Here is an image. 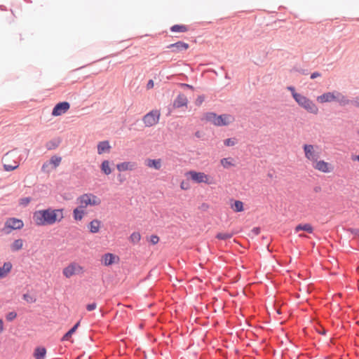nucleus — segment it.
<instances>
[{
	"label": "nucleus",
	"instance_id": "obj_1",
	"mask_svg": "<svg viewBox=\"0 0 359 359\" xmlns=\"http://www.w3.org/2000/svg\"><path fill=\"white\" fill-rule=\"evenodd\" d=\"M318 147L313 144H305L303 146V150L305 158L311 163L313 168L322 173H331L334 170L332 163L324 160H320V152L318 151Z\"/></svg>",
	"mask_w": 359,
	"mask_h": 359
},
{
	"label": "nucleus",
	"instance_id": "obj_2",
	"mask_svg": "<svg viewBox=\"0 0 359 359\" xmlns=\"http://www.w3.org/2000/svg\"><path fill=\"white\" fill-rule=\"evenodd\" d=\"M63 219V209L48 208L35 211L33 214L34 222L39 226L53 225Z\"/></svg>",
	"mask_w": 359,
	"mask_h": 359
},
{
	"label": "nucleus",
	"instance_id": "obj_3",
	"mask_svg": "<svg viewBox=\"0 0 359 359\" xmlns=\"http://www.w3.org/2000/svg\"><path fill=\"white\" fill-rule=\"evenodd\" d=\"M316 100L321 104L336 101L341 107L348 105L351 102L346 96L338 91L326 92L318 96Z\"/></svg>",
	"mask_w": 359,
	"mask_h": 359
},
{
	"label": "nucleus",
	"instance_id": "obj_4",
	"mask_svg": "<svg viewBox=\"0 0 359 359\" xmlns=\"http://www.w3.org/2000/svg\"><path fill=\"white\" fill-rule=\"evenodd\" d=\"M4 168L6 171H12L17 169L20 165V158L16 151L6 153L3 158Z\"/></svg>",
	"mask_w": 359,
	"mask_h": 359
},
{
	"label": "nucleus",
	"instance_id": "obj_5",
	"mask_svg": "<svg viewBox=\"0 0 359 359\" xmlns=\"http://www.w3.org/2000/svg\"><path fill=\"white\" fill-rule=\"evenodd\" d=\"M294 100L302 108L304 109L309 113L317 114L319 111L316 104L307 97L299 94L294 95Z\"/></svg>",
	"mask_w": 359,
	"mask_h": 359
},
{
	"label": "nucleus",
	"instance_id": "obj_6",
	"mask_svg": "<svg viewBox=\"0 0 359 359\" xmlns=\"http://www.w3.org/2000/svg\"><path fill=\"white\" fill-rule=\"evenodd\" d=\"M185 175L195 183H204L208 185L215 184L214 178L203 172L190 170L186 172Z\"/></svg>",
	"mask_w": 359,
	"mask_h": 359
},
{
	"label": "nucleus",
	"instance_id": "obj_7",
	"mask_svg": "<svg viewBox=\"0 0 359 359\" xmlns=\"http://www.w3.org/2000/svg\"><path fill=\"white\" fill-rule=\"evenodd\" d=\"M207 119L217 126H227L234 121V117L230 114L217 116L215 113H209Z\"/></svg>",
	"mask_w": 359,
	"mask_h": 359
},
{
	"label": "nucleus",
	"instance_id": "obj_8",
	"mask_svg": "<svg viewBox=\"0 0 359 359\" xmlns=\"http://www.w3.org/2000/svg\"><path fill=\"white\" fill-rule=\"evenodd\" d=\"M77 201L81 208L84 209L88 206H97L101 203L100 198L93 194H82L78 198Z\"/></svg>",
	"mask_w": 359,
	"mask_h": 359
},
{
	"label": "nucleus",
	"instance_id": "obj_9",
	"mask_svg": "<svg viewBox=\"0 0 359 359\" xmlns=\"http://www.w3.org/2000/svg\"><path fill=\"white\" fill-rule=\"evenodd\" d=\"M84 271L83 266L76 262H72L63 269L62 274L65 278H69L74 276L83 274Z\"/></svg>",
	"mask_w": 359,
	"mask_h": 359
},
{
	"label": "nucleus",
	"instance_id": "obj_10",
	"mask_svg": "<svg viewBox=\"0 0 359 359\" xmlns=\"http://www.w3.org/2000/svg\"><path fill=\"white\" fill-rule=\"evenodd\" d=\"M62 157L58 156H53L49 161L45 162L42 167L41 170L43 172L49 173L55 170L61 163Z\"/></svg>",
	"mask_w": 359,
	"mask_h": 359
},
{
	"label": "nucleus",
	"instance_id": "obj_11",
	"mask_svg": "<svg viewBox=\"0 0 359 359\" xmlns=\"http://www.w3.org/2000/svg\"><path fill=\"white\" fill-rule=\"evenodd\" d=\"M161 113L158 110H152L143 117V122L147 127L155 126L158 123Z\"/></svg>",
	"mask_w": 359,
	"mask_h": 359
},
{
	"label": "nucleus",
	"instance_id": "obj_12",
	"mask_svg": "<svg viewBox=\"0 0 359 359\" xmlns=\"http://www.w3.org/2000/svg\"><path fill=\"white\" fill-rule=\"evenodd\" d=\"M70 108V104L68 102H62L57 103L52 111L53 116H59L66 113Z\"/></svg>",
	"mask_w": 359,
	"mask_h": 359
},
{
	"label": "nucleus",
	"instance_id": "obj_13",
	"mask_svg": "<svg viewBox=\"0 0 359 359\" xmlns=\"http://www.w3.org/2000/svg\"><path fill=\"white\" fill-rule=\"evenodd\" d=\"M119 257L113 253H105L102 256L101 262L105 266H111L114 264L118 263Z\"/></svg>",
	"mask_w": 359,
	"mask_h": 359
},
{
	"label": "nucleus",
	"instance_id": "obj_14",
	"mask_svg": "<svg viewBox=\"0 0 359 359\" xmlns=\"http://www.w3.org/2000/svg\"><path fill=\"white\" fill-rule=\"evenodd\" d=\"M137 163L134 161H124L116 165V168L120 172L133 171L137 168Z\"/></svg>",
	"mask_w": 359,
	"mask_h": 359
},
{
	"label": "nucleus",
	"instance_id": "obj_15",
	"mask_svg": "<svg viewBox=\"0 0 359 359\" xmlns=\"http://www.w3.org/2000/svg\"><path fill=\"white\" fill-rule=\"evenodd\" d=\"M5 225L7 228L11 229H21L24 226V223L21 219L17 218H9L6 222Z\"/></svg>",
	"mask_w": 359,
	"mask_h": 359
},
{
	"label": "nucleus",
	"instance_id": "obj_16",
	"mask_svg": "<svg viewBox=\"0 0 359 359\" xmlns=\"http://www.w3.org/2000/svg\"><path fill=\"white\" fill-rule=\"evenodd\" d=\"M144 164L149 168H154L155 170H160L162 167V160L161 158L151 159L147 158L144 161Z\"/></svg>",
	"mask_w": 359,
	"mask_h": 359
},
{
	"label": "nucleus",
	"instance_id": "obj_17",
	"mask_svg": "<svg viewBox=\"0 0 359 359\" xmlns=\"http://www.w3.org/2000/svg\"><path fill=\"white\" fill-rule=\"evenodd\" d=\"M189 46L188 43L182 41H178L175 43L170 44L168 46V48H173V52L175 53L186 50L189 48Z\"/></svg>",
	"mask_w": 359,
	"mask_h": 359
},
{
	"label": "nucleus",
	"instance_id": "obj_18",
	"mask_svg": "<svg viewBox=\"0 0 359 359\" xmlns=\"http://www.w3.org/2000/svg\"><path fill=\"white\" fill-rule=\"evenodd\" d=\"M102 222L97 219H93L88 224V229L90 233H97L100 231Z\"/></svg>",
	"mask_w": 359,
	"mask_h": 359
},
{
	"label": "nucleus",
	"instance_id": "obj_19",
	"mask_svg": "<svg viewBox=\"0 0 359 359\" xmlns=\"http://www.w3.org/2000/svg\"><path fill=\"white\" fill-rule=\"evenodd\" d=\"M13 265L10 262H5L4 265L0 267V278H5L11 272Z\"/></svg>",
	"mask_w": 359,
	"mask_h": 359
},
{
	"label": "nucleus",
	"instance_id": "obj_20",
	"mask_svg": "<svg viewBox=\"0 0 359 359\" xmlns=\"http://www.w3.org/2000/svg\"><path fill=\"white\" fill-rule=\"evenodd\" d=\"M110 145L108 141H102L100 142L97 144V153L99 154H102L103 153H108L110 151Z\"/></svg>",
	"mask_w": 359,
	"mask_h": 359
},
{
	"label": "nucleus",
	"instance_id": "obj_21",
	"mask_svg": "<svg viewBox=\"0 0 359 359\" xmlns=\"http://www.w3.org/2000/svg\"><path fill=\"white\" fill-rule=\"evenodd\" d=\"M187 102V98L184 95H179L175 100L173 105L176 108H180L181 107L186 106Z\"/></svg>",
	"mask_w": 359,
	"mask_h": 359
},
{
	"label": "nucleus",
	"instance_id": "obj_22",
	"mask_svg": "<svg viewBox=\"0 0 359 359\" xmlns=\"http://www.w3.org/2000/svg\"><path fill=\"white\" fill-rule=\"evenodd\" d=\"M300 231H306L309 233H313V228L311 224H298L295 229H294V231L296 233Z\"/></svg>",
	"mask_w": 359,
	"mask_h": 359
},
{
	"label": "nucleus",
	"instance_id": "obj_23",
	"mask_svg": "<svg viewBox=\"0 0 359 359\" xmlns=\"http://www.w3.org/2000/svg\"><path fill=\"white\" fill-rule=\"evenodd\" d=\"M84 215V208H81L80 205L73 210V217L76 221L82 220Z\"/></svg>",
	"mask_w": 359,
	"mask_h": 359
},
{
	"label": "nucleus",
	"instance_id": "obj_24",
	"mask_svg": "<svg viewBox=\"0 0 359 359\" xmlns=\"http://www.w3.org/2000/svg\"><path fill=\"white\" fill-rule=\"evenodd\" d=\"M24 241L22 239L19 238L15 240L13 243H11L10 248L12 252H16L20 250L23 248Z\"/></svg>",
	"mask_w": 359,
	"mask_h": 359
},
{
	"label": "nucleus",
	"instance_id": "obj_25",
	"mask_svg": "<svg viewBox=\"0 0 359 359\" xmlns=\"http://www.w3.org/2000/svg\"><path fill=\"white\" fill-rule=\"evenodd\" d=\"M46 355V349L44 347H37L34 352L35 359H45Z\"/></svg>",
	"mask_w": 359,
	"mask_h": 359
},
{
	"label": "nucleus",
	"instance_id": "obj_26",
	"mask_svg": "<svg viewBox=\"0 0 359 359\" xmlns=\"http://www.w3.org/2000/svg\"><path fill=\"white\" fill-rule=\"evenodd\" d=\"M101 170L106 175H109L111 173V169L110 168V162L107 160L104 161L101 164Z\"/></svg>",
	"mask_w": 359,
	"mask_h": 359
},
{
	"label": "nucleus",
	"instance_id": "obj_27",
	"mask_svg": "<svg viewBox=\"0 0 359 359\" xmlns=\"http://www.w3.org/2000/svg\"><path fill=\"white\" fill-rule=\"evenodd\" d=\"M231 209L236 212H242L244 210L243 203L241 201H235L233 204L231 205Z\"/></svg>",
	"mask_w": 359,
	"mask_h": 359
},
{
	"label": "nucleus",
	"instance_id": "obj_28",
	"mask_svg": "<svg viewBox=\"0 0 359 359\" xmlns=\"http://www.w3.org/2000/svg\"><path fill=\"white\" fill-rule=\"evenodd\" d=\"M79 324H80V322H78L77 323H76V325H74V326L70 329L62 338V341H67L69 340L72 335L76 332V330H77L78 327L79 326Z\"/></svg>",
	"mask_w": 359,
	"mask_h": 359
},
{
	"label": "nucleus",
	"instance_id": "obj_29",
	"mask_svg": "<svg viewBox=\"0 0 359 359\" xmlns=\"http://www.w3.org/2000/svg\"><path fill=\"white\" fill-rule=\"evenodd\" d=\"M233 161L232 158H224L221 159L220 163L224 168H229L234 165Z\"/></svg>",
	"mask_w": 359,
	"mask_h": 359
},
{
	"label": "nucleus",
	"instance_id": "obj_30",
	"mask_svg": "<svg viewBox=\"0 0 359 359\" xmlns=\"http://www.w3.org/2000/svg\"><path fill=\"white\" fill-rule=\"evenodd\" d=\"M130 241L133 244L138 243L141 240V235L139 232H133L129 238Z\"/></svg>",
	"mask_w": 359,
	"mask_h": 359
},
{
	"label": "nucleus",
	"instance_id": "obj_31",
	"mask_svg": "<svg viewBox=\"0 0 359 359\" xmlns=\"http://www.w3.org/2000/svg\"><path fill=\"white\" fill-rule=\"evenodd\" d=\"M170 29L172 32H185L188 30L187 27L185 25H173L170 28Z\"/></svg>",
	"mask_w": 359,
	"mask_h": 359
},
{
	"label": "nucleus",
	"instance_id": "obj_32",
	"mask_svg": "<svg viewBox=\"0 0 359 359\" xmlns=\"http://www.w3.org/2000/svg\"><path fill=\"white\" fill-rule=\"evenodd\" d=\"M232 236H233V233H219L216 237L218 239L227 240V239L231 238Z\"/></svg>",
	"mask_w": 359,
	"mask_h": 359
},
{
	"label": "nucleus",
	"instance_id": "obj_33",
	"mask_svg": "<svg viewBox=\"0 0 359 359\" xmlns=\"http://www.w3.org/2000/svg\"><path fill=\"white\" fill-rule=\"evenodd\" d=\"M31 201V198L29 197L22 198L20 200V204L22 205H27Z\"/></svg>",
	"mask_w": 359,
	"mask_h": 359
},
{
	"label": "nucleus",
	"instance_id": "obj_34",
	"mask_svg": "<svg viewBox=\"0 0 359 359\" xmlns=\"http://www.w3.org/2000/svg\"><path fill=\"white\" fill-rule=\"evenodd\" d=\"M236 144V142L233 139L228 138L224 140V144L227 147L233 146Z\"/></svg>",
	"mask_w": 359,
	"mask_h": 359
},
{
	"label": "nucleus",
	"instance_id": "obj_35",
	"mask_svg": "<svg viewBox=\"0 0 359 359\" xmlns=\"http://www.w3.org/2000/svg\"><path fill=\"white\" fill-rule=\"evenodd\" d=\"M16 316H17V314L15 312H10L7 314L6 319L8 321H11V320H14L16 318Z\"/></svg>",
	"mask_w": 359,
	"mask_h": 359
},
{
	"label": "nucleus",
	"instance_id": "obj_36",
	"mask_svg": "<svg viewBox=\"0 0 359 359\" xmlns=\"http://www.w3.org/2000/svg\"><path fill=\"white\" fill-rule=\"evenodd\" d=\"M149 241L153 245L157 244L159 241V238H158V236H157L156 235H153L150 237Z\"/></svg>",
	"mask_w": 359,
	"mask_h": 359
},
{
	"label": "nucleus",
	"instance_id": "obj_37",
	"mask_svg": "<svg viewBox=\"0 0 359 359\" xmlns=\"http://www.w3.org/2000/svg\"><path fill=\"white\" fill-rule=\"evenodd\" d=\"M97 308V304L96 303H92V304H89L86 306V309L88 311H93L95 310V309Z\"/></svg>",
	"mask_w": 359,
	"mask_h": 359
},
{
	"label": "nucleus",
	"instance_id": "obj_38",
	"mask_svg": "<svg viewBox=\"0 0 359 359\" xmlns=\"http://www.w3.org/2000/svg\"><path fill=\"white\" fill-rule=\"evenodd\" d=\"M204 99H205L204 96H203V95L198 96L196 100V104L198 105V106L201 105L203 102Z\"/></svg>",
	"mask_w": 359,
	"mask_h": 359
},
{
	"label": "nucleus",
	"instance_id": "obj_39",
	"mask_svg": "<svg viewBox=\"0 0 359 359\" xmlns=\"http://www.w3.org/2000/svg\"><path fill=\"white\" fill-rule=\"evenodd\" d=\"M23 299L27 301V302H34L35 300L33 299V298L29 295L28 294H25L23 295Z\"/></svg>",
	"mask_w": 359,
	"mask_h": 359
},
{
	"label": "nucleus",
	"instance_id": "obj_40",
	"mask_svg": "<svg viewBox=\"0 0 359 359\" xmlns=\"http://www.w3.org/2000/svg\"><path fill=\"white\" fill-rule=\"evenodd\" d=\"M348 231H350L353 235L359 238V229H348Z\"/></svg>",
	"mask_w": 359,
	"mask_h": 359
},
{
	"label": "nucleus",
	"instance_id": "obj_41",
	"mask_svg": "<svg viewBox=\"0 0 359 359\" xmlns=\"http://www.w3.org/2000/svg\"><path fill=\"white\" fill-rule=\"evenodd\" d=\"M288 90H290L292 93V97L294 98V95H299L300 93H298L295 91V89L292 86L287 87Z\"/></svg>",
	"mask_w": 359,
	"mask_h": 359
},
{
	"label": "nucleus",
	"instance_id": "obj_42",
	"mask_svg": "<svg viewBox=\"0 0 359 359\" xmlns=\"http://www.w3.org/2000/svg\"><path fill=\"white\" fill-rule=\"evenodd\" d=\"M319 76H320V74L319 72H313V73L311 74V79H316L317 77H319Z\"/></svg>",
	"mask_w": 359,
	"mask_h": 359
},
{
	"label": "nucleus",
	"instance_id": "obj_43",
	"mask_svg": "<svg viewBox=\"0 0 359 359\" xmlns=\"http://www.w3.org/2000/svg\"><path fill=\"white\" fill-rule=\"evenodd\" d=\"M352 102L355 107H359V96L356 97Z\"/></svg>",
	"mask_w": 359,
	"mask_h": 359
},
{
	"label": "nucleus",
	"instance_id": "obj_44",
	"mask_svg": "<svg viewBox=\"0 0 359 359\" xmlns=\"http://www.w3.org/2000/svg\"><path fill=\"white\" fill-rule=\"evenodd\" d=\"M154 86V83L152 80H149L147 83V87L148 89L152 88Z\"/></svg>",
	"mask_w": 359,
	"mask_h": 359
},
{
	"label": "nucleus",
	"instance_id": "obj_45",
	"mask_svg": "<svg viewBox=\"0 0 359 359\" xmlns=\"http://www.w3.org/2000/svg\"><path fill=\"white\" fill-rule=\"evenodd\" d=\"M180 188L183 190H186L188 189V186L187 183H185L184 182H182L180 184Z\"/></svg>",
	"mask_w": 359,
	"mask_h": 359
},
{
	"label": "nucleus",
	"instance_id": "obj_46",
	"mask_svg": "<svg viewBox=\"0 0 359 359\" xmlns=\"http://www.w3.org/2000/svg\"><path fill=\"white\" fill-rule=\"evenodd\" d=\"M4 331V322L1 319H0V332Z\"/></svg>",
	"mask_w": 359,
	"mask_h": 359
},
{
	"label": "nucleus",
	"instance_id": "obj_47",
	"mask_svg": "<svg viewBox=\"0 0 359 359\" xmlns=\"http://www.w3.org/2000/svg\"><path fill=\"white\" fill-rule=\"evenodd\" d=\"M352 160H353V161H359V154H358V155H357V156H353V157H352Z\"/></svg>",
	"mask_w": 359,
	"mask_h": 359
},
{
	"label": "nucleus",
	"instance_id": "obj_48",
	"mask_svg": "<svg viewBox=\"0 0 359 359\" xmlns=\"http://www.w3.org/2000/svg\"><path fill=\"white\" fill-rule=\"evenodd\" d=\"M253 231H255L256 234H258L259 233V229L258 228H255Z\"/></svg>",
	"mask_w": 359,
	"mask_h": 359
},
{
	"label": "nucleus",
	"instance_id": "obj_49",
	"mask_svg": "<svg viewBox=\"0 0 359 359\" xmlns=\"http://www.w3.org/2000/svg\"><path fill=\"white\" fill-rule=\"evenodd\" d=\"M299 236H300V237H304V236H305V235H304V234H300V235H299Z\"/></svg>",
	"mask_w": 359,
	"mask_h": 359
}]
</instances>
